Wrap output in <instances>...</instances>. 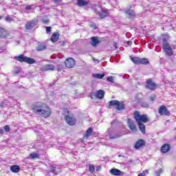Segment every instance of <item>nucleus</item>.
Here are the masks:
<instances>
[{
    "label": "nucleus",
    "instance_id": "1",
    "mask_svg": "<svg viewBox=\"0 0 176 176\" xmlns=\"http://www.w3.org/2000/svg\"><path fill=\"white\" fill-rule=\"evenodd\" d=\"M33 112L37 115H40L43 118H50L52 115V111L49 106L46 104H36L33 106Z\"/></svg>",
    "mask_w": 176,
    "mask_h": 176
},
{
    "label": "nucleus",
    "instance_id": "2",
    "mask_svg": "<svg viewBox=\"0 0 176 176\" xmlns=\"http://www.w3.org/2000/svg\"><path fill=\"white\" fill-rule=\"evenodd\" d=\"M63 115L65 116V120L69 126H75L76 124V118L74 114L69 113L68 109H64Z\"/></svg>",
    "mask_w": 176,
    "mask_h": 176
},
{
    "label": "nucleus",
    "instance_id": "3",
    "mask_svg": "<svg viewBox=\"0 0 176 176\" xmlns=\"http://www.w3.org/2000/svg\"><path fill=\"white\" fill-rule=\"evenodd\" d=\"M111 107H116L117 111H124L126 109V104L123 101L111 100L109 102L108 108L111 109Z\"/></svg>",
    "mask_w": 176,
    "mask_h": 176
},
{
    "label": "nucleus",
    "instance_id": "4",
    "mask_svg": "<svg viewBox=\"0 0 176 176\" xmlns=\"http://www.w3.org/2000/svg\"><path fill=\"white\" fill-rule=\"evenodd\" d=\"M131 58V61L133 63V64H136L137 65H149V59L146 58H140L138 56H129Z\"/></svg>",
    "mask_w": 176,
    "mask_h": 176
},
{
    "label": "nucleus",
    "instance_id": "5",
    "mask_svg": "<svg viewBox=\"0 0 176 176\" xmlns=\"http://www.w3.org/2000/svg\"><path fill=\"white\" fill-rule=\"evenodd\" d=\"M15 60L19 61V63H26V64H35V63H36L35 59L25 56L24 54H20L18 56H15Z\"/></svg>",
    "mask_w": 176,
    "mask_h": 176
},
{
    "label": "nucleus",
    "instance_id": "6",
    "mask_svg": "<svg viewBox=\"0 0 176 176\" xmlns=\"http://www.w3.org/2000/svg\"><path fill=\"white\" fill-rule=\"evenodd\" d=\"M134 118L137 123H141V122H143V123H147V122H149V119H148L146 115H140V112L138 111L134 112Z\"/></svg>",
    "mask_w": 176,
    "mask_h": 176
},
{
    "label": "nucleus",
    "instance_id": "7",
    "mask_svg": "<svg viewBox=\"0 0 176 176\" xmlns=\"http://www.w3.org/2000/svg\"><path fill=\"white\" fill-rule=\"evenodd\" d=\"M10 32L3 27H0V39H8Z\"/></svg>",
    "mask_w": 176,
    "mask_h": 176
},
{
    "label": "nucleus",
    "instance_id": "8",
    "mask_svg": "<svg viewBox=\"0 0 176 176\" xmlns=\"http://www.w3.org/2000/svg\"><path fill=\"white\" fill-rule=\"evenodd\" d=\"M157 87V86L156 85L155 82L152 80V79L148 78L146 80V89H147L148 90L155 91L156 90Z\"/></svg>",
    "mask_w": 176,
    "mask_h": 176
},
{
    "label": "nucleus",
    "instance_id": "9",
    "mask_svg": "<svg viewBox=\"0 0 176 176\" xmlns=\"http://www.w3.org/2000/svg\"><path fill=\"white\" fill-rule=\"evenodd\" d=\"M100 19H105L109 16V10L107 8L102 9L97 14Z\"/></svg>",
    "mask_w": 176,
    "mask_h": 176
},
{
    "label": "nucleus",
    "instance_id": "10",
    "mask_svg": "<svg viewBox=\"0 0 176 176\" xmlns=\"http://www.w3.org/2000/svg\"><path fill=\"white\" fill-rule=\"evenodd\" d=\"M38 24V19H33L26 23L25 30H32Z\"/></svg>",
    "mask_w": 176,
    "mask_h": 176
},
{
    "label": "nucleus",
    "instance_id": "11",
    "mask_svg": "<svg viewBox=\"0 0 176 176\" xmlns=\"http://www.w3.org/2000/svg\"><path fill=\"white\" fill-rule=\"evenodd\" d=\"M158 113L161 116L165 115L166 116H170V111L167 109V107L164 105H162L158 110Z\"/></svg>",
    "mask_w": 176,
    "mask_h": 176
},
{
    "label": "nucleus",
    "instance_id": "12",
    "mask_svg": "<svg viewBox=\"0 0 176 176\" xmlns=\"http://www.w3.org/2000/svg\"><path fill=\"white\" fill-rule=\"evenodd\" d=\"M41 71L45 72V71H58V72H61L63 71V67H44L41 69Z\"/></svg>",
    "mask_w": 176,
    "mask_h": 176
},
{
    "label": "nucleus",
    "instance_id": "13",
    "mask_svg": "<svg viewBox=\"0 0 176 176\" xmlns=\"http://www.w3.org/2000/svg\"><path fill=\"white\" fill-rule=\"evenodd\" d=\"M126 133L123 131H120L116 133H110L109 135L110 140H115V138H120V137H122V135H124Z\"/></svg>",
    "mask_w": 176,
    "mask_h": 176
},
{
    "label": "nucleus",
    "instance_id": "14",
    "mask_svg": "<svg viewBox=\"0 0 176 176\" xmlns=\"http://www.w3.org/2000/svg\"><path fill=\"white\" fill-rule=\"evenodd\" d=\"M65 67H75L76 61L72 58H68L65 61Z\"/></svg>",
    "mask_w": 176,
    "mask_h": 176
},
{
    "label": "nucleus",
    "instance_id": "15",
    "mask_svg": "<svg viewBox=\"0 0 176 176\" xmlns=\"http://www.w3.org/2000/svg\"><path fill=\"white\" fill-rule=\"evenodd\" d=\"M110 173L112 175H116V176H122L124 175V173L122 172V170L117 169V168H112L110 170Z\"/></svg>",
    "mask_w": 176,
    "mask_h": 176
},
{
    "label": "nucleus",
    "instance_id": "16",
    "mask_svg": "<svg viewBox=\"0 0 176 176\" xmlns=\"http://www.w3.org/2000/svg\"><path fill=\"white\" fill-rule=\"evenodd\" d=\"M164 49V52L166 53V54H167V56H169V57H171V56H173V54H174L173 53V49L171 48V47L169 45H165L164 47H163Z\"/></svg>",
    "mask_w": 176,
    "mask_h": 176
},
{
    "label": "nucleus",
    "instance_id": "17",
    "mask_svg": "<svg viewBox=\"0 0 176 176\" xmlns=\"http://www.w3.org/2000/svg\"><path fill=\"white\" fill-rule=\"evenodd\" d=\"M105 96V91L102 89L98 90L96 93H95L96 98H98L99 100H102L104 96Z\"/></svg>",
    "mask_w": 176,
    "mask_h": 176
},
{
    "label": "nucleus",
    "instance_id": "18",
    "mask_svg": "<svg viewBox=\"0 0 176 176\" xmlns=\"http://www.w3.org/2000/svg\"><path fill=\"white\" fill-rule=\"evenodd\" d=\"M58 39H60V33H58V32H54L50 38L51 42L54 43L57 42V41H58Z\"/></svg>",
    "mask_w": 176,
    "mask_h": 176
},
{
    "label": "nucleus",
    "instance_id": "19",
    "mask_svg": "<svg viewBox=\"0 0 176 176\" xmlns=\"http://www.w3.org/2000/svg\"><path fill=\"white\" fill-rule=\"evenodd\" d=\"M137 101L140 104L142 108H149V103H148L146 101L142 100V98H138Z\"/></svg>",
    "mask_w": 176,
    "mask_h": 176
},
{
    "label": "nucleus",
    "instance_id": "20",
    "mask_svg": "<svg viewBox=\"0 0 176 176\" xmlns=\"http://www.w3.org/2000/svg\"><path fill=\"white\" fill-rule=\"evenodd\" d=\"M125 14L127 15L128 19H133V17H135V12L130 9L125 11Z\"/></svg>",
    "mask_w": 176,
    "mask_h": 176
},
{
    "label": "nucleus",
    "instance_id": "21",
    "mask_svg": "<svg viewBox=\"0 0 176 176\" xmlns=\"http://www.w3.org/2000/svg\"><path fill=\"white\" fill-rule=\"evenodd\" d=\"M144 145H145V140H139L135 144V148L140 149V148H142V146H144Z\"/></svg>",
    "mask_w": 176,
    "mask_h": 176
},
{
    "label": "nucleus",
    "instance_id": "22",
    "mask_svg": "<svg viewBox=\"0 0 176 176\" xmlns=\"http://www.w3.org/2000/svg\"><path fill=\"white\" fill-rule=\"evenodd\" d=\"M127 123L130 130L132 131H137V126H135L134 122H131V119H128Z\"/></svg>",
    "mask_w": 176,
    "mask_h": 176
},
{
    "label": "nucleus",
    "instance_id": "23",
    "mask_svg": "<svg viewBox=\"0 0 176 176\" xmlns=\"http://www.w3.org/2000/svg\"><path fill=\"white\" fill-rule=\"evenodd\" d=\"M170 146L168 144H164L162 148H161V152L162 153H167V152H168V151H170Z\"/></svg>",
    "mask_w": 176,
    "mask_h": 176
},
{
    "label": "nucleus",
    "instance_id": "24",
    "mask_svg": "<svg viewBox=\"0 0 176 176\" xmlns=\"http://www.w3.org/2000/svg\"><path fill=\"white\" fill-rule=\"evenodd\" d=\"M91 45L94 47H96L97 45H98V43H100V41H98V38H97V37H96V36L91 37Z\"/></svg>",
    "mask_w": 176,
    "mask_h": 176
},
{
    "label": "nucleus",
    "instance_id": "25",
    "mask_svg": "<svg viewBox=\"0 0 176 176\" xmlns=\"http://www.w3.org/2000/svg\"><path fill=\"white\" fill-rule=\"evenodd\" d=\"M162 36L163 37L162 38V41H163V47L164 46H168L170 44L167 42V40L168 39V34H162Z\"/></svg>",
    "mask_w": 176,
    "mask_h": 176
},
{
    "label": "nucleus",
    "instance_id": "26",
    "mask_svg": "<svg viewBox=\"0 0 176 176\" xmlns=\"http://www.w3.org/2000/svg\"><path fill=\"white\" fill-rule=\"evenodd\" d=\"M46 49H47L46 44L40 43L38 45V46L36 47V51L37 52H43V50H46Z\"/></svg>",
    "mask_w": 176,
    "mask_h": 176
},
{
    "label": "nucleus",
    "instance_id": "27",
    "mask_svg": "<svg viewBox=\"0 0 176 176\" xmlns=\"http://www.w3.org/2000/svg\"><path fill=\"white\" fill-rule=\"evenodd\" d=\"M10 171L17 173L20 171V166L19 165H12L10 166Z\"/></svg>",
    "mask_w": 176,
    "mask_h": 176
},
{
    "label": "nucleus",
    "instance_id": "28",
    "mask_svg": "<svg viewBox=\"0 0 176 176\" xmlns=\"http://www.w3.org/2000/svg\"><path fill=\"white\" fill-rule=\"evenodd\" d=\"M89 4V1L85 0H77V5L78 6H87Z\"/></svg>",
    "mask_w": 176,
    "mask_h": 176
},
{
    "label": "nucleus",
    "instance_id": "29",
    "mask_svg": "<svg viewBox=\"0 0 176 176\" xmlns=\"http://www.w3.org/2000/svg\"><path fill=\"white\" fill-rule=\"evenodd\" d=\"M138 124L140 131H142V134H145V124H144L142 122H138Z\"/></svg>",
    "mask_w": 176,
    "mask_h": 176
},
{
    "label": "nucleus",
    "instance_id": "30",
    "mask_svg": "<svg viewBox=\"0 0 176 176\" xmlns=\"http://www.w3.org/2000/svg\"><path fill=\"white\" fill-rule=\"evenodd\" d=\"M93 133V128H89L85 133V135H84V137L87 139L89 138V137H90V135H91V133Z\"/></svg>",
    "mask_w": 176,
    "mask_h": 176
},
{
    "label": "nucleus",
    "instance_id": "31",
    "mask_svg": "<svg viewBox=\"0 0 176 176\" xmlns=\"http://www.w3.org/2000/svg\"><path fill=\"white\" fill-rule=\"evenodd\" d=\"M92 76L96 79H102L105 76V74H94Z\"/></svg>",
    "mask_w": 176,
    "mask_h": 176
},
{
    "label": "nucleus",
    "instance_id": "32",
    "mask_svg": "<svg viewBox=\"0 0 176 176\" xmlns=\"http://www.w3.org/2000/svg\"><path fill=\"white\" fill-rule=\"evenodd\" d=\"M31 159H39V155L36 153H32L30 154Z\"/></svg>",
    "mask_w": 176,
    "mask_h": 176
},
{
    "label": "nucleus",
    "instance_id": "33",
    "mask_svg": "<svg viewBox=\"0 0 176 176\" xmlns=\"http://www.w3.org/2000/svg\"><path fill=\"white\" fill-rule=\"evenodd\" d=\"M5 20L8 23H10V21H13V17H12L10 15H7L5 18Z\"/></svg>",
    "mask_w": 176,
    "mask_h": 176
},
{
    "label": "nucleus",
    "instance_id": "34",
    "mask_svg": "<svg viewBox=\"0 0 176 176\" xmlns=\"http://www.w3.org/2000/svg\"><path fill=\"white\" fill-rule=\"evenodd\" d=\"M89 170L91 173H93L96 171V168L94 166V165H89Z\"/></svg>",
    "mask_w": 176,
    "mask_h": 176
},
{
    "label": "nucleus",
    "instance_id": "35",
    "mask_svg": "<svg viewBox=\"0 0 176 176\" xmlns=\"http://www.w3.org/2000/svg\"><path fill=\"white\" fill-rule=\"evenodd\" d=\"M4 130L6 133H9L10 131V126L9 125H6L4 126Z\"/></svg>",
    "mask_w": 176,
    "mask_h": 176
},
{
    "label": "nucleus",
    "instance_id": "36",
    "mask_svg": "<svg viewBox=\"0 0 176 176\" xmlns=\"http://www.w3.org/2000/svg\"><path fill=\"white\" fill-rule=\"evenodd\" d=\"M50 169L51 173L56 174V167L55 166H50Z\"/></svg>",
    "mask_w": 176,
    "mask_h": 176
},
{
    "label": "nucleus",
    "instance_id": "37",
    "mask_svg": "<svg viewBox=\"0 0 176 176\" xmlns=\"http://www.w3.org/2000/svg\"><path fill=\"white\" fill-rule=\"evenodd\" d=\"M45 30H46L47 34L52 32V27H50V26H47L45 28Z\"/></svg>",
    "mask_w": 176,
    "mask_h": 176
},
{
    "label": "nucleus",
    "instance_id": "38",
    "mask_svg": "<svg viewBox=\"0 0 176 176\" xmlns=\"http://www.w3.org/2000/svg\"><path fill=\"white\" fill-rule=\"evenodd\" d=\"M163 173L162 169H159L157 171H155V176H160V175Z\"/></svg>",
    "mask_w": 176,
    "mask_h": 176
},
{
    "label": "nucleus",
    "instance_id": "39",
    "mask_svg": "<svg viewBox=\"0 0 176 176\" xmlns=\"http://www.w3.org/2000/svg\"><path fill=\"white\" fill-rule=\"evenodd\" d=\"M53 2L55 5H60L63 2V0H53Z\"/></svg>",
    "mask_w": 176,
    "mask_h": 176
},
{
    "label": "nucleus",
    "instance_id": "40",
    "mask_svg": "<svg viewBox=\"0 0 176 176\" xmlns=\"http://www.w3.org/2000/svg\"><path fill=\"white\" fill-rule=\"evenodd\" d=\"M89 97H91V100H94V97H96V93L92 92L89 94Z\"/></svg>",
    "mask_w": 176,
    "mask_h": 176
},
{
    "label": "nucleus",
    "instance_id": "41",
    "mask_svg": "<svg viewBox=\"0 0 176 176\" xmlns=\"http://www.w3.org/2000/svg\"><path fill=\"white\" fill-rule=\"evenodd\" d=\"M107 80L108 82H111V83H113V77L109 76V77L107 78Z\"/></svg>",
    "mask_w": 176,
    "mask_h": 176
},
{
    "label": "nucleus",
    "instance_id": "42",
    "mask_svg": "<svg viewBox=\"0 0 176 176\" xmlns=\"http://www.w3.org/2000/svg\"><path fill=\"white\" fill-rule=\"evenodd\" d=\"M90 27L91 28H94V30H97V25H96V23H92L91 25H90Z\"/></svg>",
    "mask_w": 176,
    "mask_h": 176
},
{
    "label": "nucleus",
    "instance_id": "43",
    "mask_svg": "<svg viewBox=\"0 0 176 176\" xmlns=\"http://www.w3.org/2000/svg\"><path fill=\"white\" fill-rule=\"evenodd\" d=\"M32 8V6L28 5V6H25V10H31Z\"/></svg>",
    "mask_w": 176,
    "mask_h": 176
},
{
    "label": "nucleus",
    "instance_id": "44",
    "mask_svg": "<svg viewBox=\"0 0 176 176\" xmlns=\"http://www.w3.org/2000/svg\"><path fill=\"white\" fill-rule=\"evenodd\" d=\"M43 24H49L50 23V21L49 19L43 20Z\"/></svg>",
    "mask_w": 176,
    "mask_h": 176
},
{
    "label": "nucleus",
    "instance_id": "45",
    "mask_svg": "<svg viewBox=\"0 0 176 176\" xmlns=\"http://www.w3.org/2000/svg\"><path fill=\"white\" fill-rule=\"evenodd\" d=\"M21 69H16L14 70V74H20Z\"/></svg>",
    "mask_w": 176,
    "mask_h": 176
},
{
    "label": "nucleus",
    "instance_id": "46",
    "mask_svg": "<svg viewBox=\"0 0 176 176\" xmlns=\"http://www.w3.org/2000/svg\"><path fill=\"white\" fill-rule=\"evenodd\" d=\"M150 100L151 101H155V100H156V96H151Z\"/></svg>",
    "mask_w": 176,
    "mask_h": 176
},
{
    "label": "nucleus",
    "instance_id": "47",
    "mask_svg": "<svg viewBox=\"0 0 176 176\" xmlns=\"http://www.w3.org/2000/svg\"><path fill=\"white\" fill-rule=\"evenodd\" d=\"M126 45H128V46H131L133 45V42L131 41H127L126 42Z\"/></svg>",
    "mask_w": 176,
    "mask_h": 176
},
{
    "label": "nucleus",
    "instance_id": "48",
    "mask_svg": "<svg viewBox=\"0 0 176 176\" xmlns=\"http://www.w3.org/2000/svg\"><path fill=\"white\" fill-rule=\"evenodd\" d=\"M96 170L97 173H98V171H101V166H98Z\"/></svg>",
    "mask_w": 176,
    "mask_h": 176
},
{
    "label": "nucleus",
    "instance_id": "49",
    "mask_svg": "<svg viewBox=\"0 0 176 176\" xmlns=\"http://www.w3.org/2000/svg\"><path fill=\"white\" fill-rule=\"evenodd\" d=\"M138 176H145V173H139Z\"/></svg>",
    "mask_w": 176,
    "mask_h": 176
},
{
    "label": "nucleus",
    "instance_id": "50",
    "mask_svg": "<svg viewBox=\"0 0 176 176\" xmlns=\"http://www.w3.org/2000/svg\"><path fill=\"white\" fill-rule=\"evenodd\" d=\"M51 86H54L56 85V81H53L52 84H50Z\"/></svg>",
    "mask_w": 176,
    "mask_h": 176
},
{
    "label": "nucleus",
    "instance_id": "51",
    "mask_svg": "<svg viewBox=\"0 0 176 176\" xmlns=\"http://www.w3.org/2000/svg\"><path fill=\"white\" fill-rule=\"evenodd\" d=\"M0 134H3V129H0Z\"/></svg>",
    "mask_w": 176,
    "mask_h": 176
},
{
    "label": "nucleus",
    "instance_id": "52",
    "mask_svg": "<svg viewBox=\"0 0 176 176\" xmlns=\"http://www.w3.org/2000/svg\"><path fill=\"white\" fill-rule=\"evenodd\" d=\"M114 46H115L116 49H118V46L116 45V43H115Z\"/></svg>",
    "mask_w": 176,
    "mask_h": 176
},
{
    "label": "nucleus",
    "instance_id": "53",
    "mask_svg": "<svg viewBox=\"0 0 176 176\" xmlns=\"http://www.w3.org/2000/svg\"><path fill=\"white\" fill-rule=\"evenodd\" d=\"M46 67H53L52 65H46Z\"/></svg>",
    "mask_w": 176,
    "mask_h": 176
},
{
    "label": "nucleus",
    "instance_id": "54",
    "mask_svg": "<svg viewBox=\"0 0 176 176\" xmlns=\"http://www.w3.org/2000/svg\"><path fill=\"white\" fill-rule=\"evenodd\" d=\"M1 19H2V16H0V20H1Z\"/></svg>",
    "mask_w": 176,
    "mask_h": 176
},
{
    "label": "nucleus",
    "instance_id": "55",
    "mask_svg": "<svg viewBox=\"0 0 176 176\" xmlns=\"http://www.w3.org/2000/svg\"><path fill=\"white\" fill-rule=\"evenodd\" d=\"M69 68H72V67H69Z\"/></svg>",
    "mask_w": 176,
    "mask_h": 176
}]
</instances>
